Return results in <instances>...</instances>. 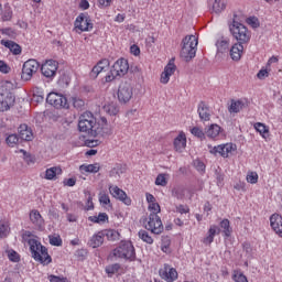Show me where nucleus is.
Wrapping results in <instances>:
<instances>
[{
	"mask_svg": "<svg viewBox=\"0 0 282 282\" xmlns=\"http://www.w3.org/2000/svg\"><path fill=\"white\" fill-rule=\"evenodd\" d=\"M30 252L34 261L42 263V265H50L52 257L47 253L45 246L41 245L36 239H29Z\"/></svg>",
	"mask_w": 282,
	"mask_h": 282,
	"instance_id": "1",
	"label": "nucleus"
},
{
	"mask_svg": "<svg viewBox=\"0 0 282 282\" xmlns=\"http://www.w3.org/2000/svg\"><path fill=\"white\" fill-rule=\"evenodd\" d=\"M182 43L181 58H183L185 63H189L197 54V37L195 35H187L183 39Z\"/></svg>",
	"mask_w": 282,
	"mask_h": 282,
	"instance_id": "2",
	"label": "nucleus"
},
{
	"mask_svg": "<svg viewBox=\"0 0 282 282\" xmlns=\"http://www.w3.org/2000/svg\"><path fill=\"white\" fill-rule=\"evenodd\" d=\"M229 32L238 41L240 44L248 43L250 41V33L248 32V28L243 25L241 22L237 21V15H234V21L229 24Z\"/></svg>",
	"mask_w": 282,
	"mask_h": 282,
	"instance_id": "3",
	"label": "nucleus"
},
{
	"mask_svg": "<svg viewBox=\"0 0 282 282\" xmlns=\"http://www.w3.org/2000/svg\"><path fill=\"white\" fill-rule=\"evenodd\" d=\"M113 257L126 259V261H135V248L131 241H121L119 247L113 250Z\"/></svg>",
	"mask_w": 282,
	"mask_h": 282,
	"instance_id": "4",
	"label": "nucleus"
},
{
	"mask_svg": "<svg viewBox=\"0 0 282 282\" xmlns=\"http://www.w3.org/2000/svg\"><path fill=\"white\" fill-rule=\"evenodd\" d=\"M113 131L111 130V126L107 122V118L101 117L98 121H95L93 138H109Z\"/></svg>",
	"mask_w": 282,
	"mask_h": 282,
	"instance_id": "5",
	"label": "nucleus"
},
{
	"mask_svg": "<svg viewBox=\"0 0 282 282\" xmlns=\"http://www.w3.org/2000/svg\"><path fill=\"white\" fill-rule=\"evenodd\" d=\"M74 32L80 34L82 32H91L94 30V22L88 13H80L74 23Z\"/></svg>",
	"mask_w": 282,
	"mask_h": 282,
	"instance_id": "6",
	"label": "nucleus"
},
{
	"mask_svg": "<svg viewBox=\"0 0 282 282\" xmlns=\"http://www.w3.org/2000/svg\"><path fill=\"white\" fill-rule=\"evenodd\" d=\"M117 96L121 105H127V102H129L133 98V86H131V83H121L119 85Z\"/></svg>",
	"mask_w": 282,
	"mask_h": 282,
	"instance_id": "7",
	"label": "nucleus"
},
{
	"mask_svg": "<svg viewBox=\"0 0 282 282\" xmlns=\"http://www.w3.org/2000/svg\"><path fill=\"white\" fill-rule=\"evenodd\" d=\"M145 229L150 230L153 235H162L164 232V225L162 219L155 213H151L145 224Z\"/></svg>",
	"mask_w": 282,
	"mask_h": 282,
	"instance_id": "8",
	"label": "nucleus"
},
{
	"mask_svg": "<svg viewBox=\"0 0 282 282\" xmlns=\"http://www.w3.org/2000/svg\"><path fill=\"white\" fill-rule=\"evenodd\" d=\"M46 102L52 105V107H55V109H69L67 97L61 94L50 93L46 97Z\"/></svg>",
	"mask_w": 282,
	"mask_h": 282,
	"instance_id": "9",
	"label": "nucleus"
},
{
	"mask_svg": "<svg viewBox=\"0 0 282 282\" xmlns=\"http://www.w3.org/2000/svg\"><path fill=\"white\" fill-rule=\"evenodd\" d=\"M17 97L14 93L6 89L0 93V111H10L11 107H14Z\"/></svg>",
	"mask_w": 282,
	"mask_h": 282,
	"instance_id": "10",
	"label": "nucleus"
},
{
	"mask_svg": "<svg viewBox=\"0 0 282 282\" xmlns=\"http://www.w3.org/2000/svg\"><path fill=\"white\" fill-rule=\"evenodd\" d=\"M39 67H41V65L36 59L26 61L22 67V80H32V76L39 72Z\"/></svg>",
	"mask_w": 282,
	"mask_h": 282,
	"instance_id": "11",
	"label": "nucleus"
},
{
	"mask_svg": "<svg viewBox=\"0 0 282 282\" xmlns=\"http://www.w3.org/2000/svg\"><path fill=\"white\" fill-rule=\"evenodd\" d=\"M41 72L45 78H54V76H56V72H58V62L47 59L44 64H42Z\"/></svg>",
	"mask_w": 282,
	"mask_h": 282,
	"instance_id": "12",
	"label": "nucleus"
},
{
	"mask_svg": "<svg viewBox=\"0 0 282 282\" xmlns=\"http://www.w3.org/2000/svg\"><path fill=\"white\" fill-rule=\"evenodd\" d=\"M109 193L115 197V199H119V202H122V204H126V206H131V198L127 196V193L122 191L118 186H109Z\"/></svg>",
	"mask_w": 282,
	"mask_h": 282,
	"instance_id": "13",
	"label": "nucleus"
},
{
	"mask_svg": "<svg viewBox=\"0 0 282 282\" xmlns=\"http://www.w3.org/2000/svg\"><path fill=\"white\" fill-rule=\"evenodd\" d=\"M129 72V62L126 58H119L112 65V74H116L120 77L124 76Z\"/></svg>",
	"mask_w": 282,
	"mask_h": 282,
	"instance_id": "14",
	"label": "nucleus"
},
{
	"mask_svg": "<svg viewBox=\"0 0 282 282\" xmlns=\"http://www.w3.org/2000/svg\"><path fill=\"white\" fill-rule=\"evenodd\" d=\"M159 274L161 279H164V281L167 282H173L177 279V270L171 268L169 264H165L164 268L159 271Z\"/></svg>",
	"mask_w": 282,
	"mask_h": 282,
	"instance_id": "15",
	"label": "nucleus"
},
{
	"mask_svg": "<svg viewBox=\"0 0 282 282\" xmlns=\"http://www.w3.org/2000/svg\"><path fill=\"white\" fill-rule=\"evenodd\" d=\"M270 224L275 235H279V237H282V216L279 214L271 215Z\"/></svg>",
	"mask_w": 282,
	"mask_h": 282,
	"instance_id": "16",
	"label": "nucleus"
},
{
	"mask_svg": "<svg viewBox=\"0 0 282 282\" xmlns=\"http://www.w3.org/2000/svg\"><path fill=\"white\" fill-rule=\"evenodd\" d=\"M19 138L21 142H32L34 139V134L32 133V129L28 128V124H21L19 127Z\"/></svg>",
	"mask_w": 282,
	"mask_h": 282,
	"instance_id": "17",
	"label": "nucleus"
},
{
	"mask_svg": "<svg viewBox=\"0 0 282 282\" xmlns=\"http://www.w3.org/2000/svg\"><path fill=\"white\" fill-rule=\"evenodd\" d=\"M246 107H248V101L243 99H231V104L228 107V111L229 113H239V111L246 109Z\"/></svg>",
	"mask_w": 282,
	"mask_h": 282,
	"instance_id": "18",
	"label": "nucleus"
},
{
	"mask_svg": "<svg viewBox=\"0 0 282 282\" xmlns=\"http://www.w3.org/2000/svg\"><path fill=\"white\" fill-rule=\"evenodd\" d=\"M30 219L39 230H43V226H45V220L43 219V216H41V213H39V210L33 209L30 213Z\"/></svg>",
	"mask_w": 282,
	"mask_h": 282,
	"instance_id": "19",
	"label": "nucleus"
},
{
	"mask_svg": "<svg viewBox=\"0 0 282 282\" xmlns=\"http://www.w3.org/2000/svg\"><path fill=\"white\" fill-rule=\"evenodd\" d=\"M197 111H198V116H199L200 120H203V122H208V120H210V109L208 108L206 102L200 101L198 104Z\"/></svg>",
	"mask_w": 282,
	"mask_h": 282,
	"instance_id": "20",
	"label": "nucleus"
},
{
	"mask_svg": "<svg viewBox=\"0 0 282 282\" xmlns=\"http://www.w3.org/2000/svg\"><path fill=\"white\" fill-rule=\"evenodd\" d=\"M102 243H105V231L97 232L88 241V246H90V248H100Z\"/></svg>",
	"mask_w": 282,
	"mask_h": 282,
	"instance_id": "21",
	"label": "nucleus"
},
{
	"mask_svg": "<svg viewBox=\"0 0 282 282\" xmlns=\"http://www.w3.org/2000/svg\"><path fill=\"white\" fill-rule=\"evenodd\" d=\"M174 148L178 153H182L186 149V134L184 132H181L174 139Z\"/></svg>",
	"mask_w": 282,
	"mask_h": 282,
	"instance_id": "22",
	"label": "nucleus"
},
{
	"mask_svg": "<svg viewBox=\"0 0 282 282\" xmlns=\"http://www.w3.org/2000/svg\"><path fill=\"white\" fill-rule=\"evenodd\" d=\"M95 124H96V121L79 120L78 129L83 133H88V135H91L94 133Z\"/></svg>",
	"mask_w": 282,
	"mask_h": 282,
	"instance_id": "23",
	"label": "nucleus"
},
{
	"mask_svg": "<svg viewBox=\"0 0 282 282\" xmlns=\"http://www.w3.org/2000/svg\"><path fill=\"white\" fill-rule=\"evenodd\" d=\"M1 45L8 47L14 56H19V54H21V45L17 44L14 41L1 40Z\"/></svg>",
	"mask_w": 282,
	"mask_h": 282,
	"instance_id": "24",
	"label": "nucleus"
},
{
	"mask_svg": "<svg viewBox=\"0 0 282 282\" xmlns=\"http://www.w3.org/2000/svg\"><path fill=\"white\" fill-rule=\"evenodd\" d=\"M241 54H243V44L236 43L230 48V56L234 61H241Z\"/></svg>",
	"mask_w": 282,
	"mask_h": 282,
	"instance_id": "25",
	"label": "nucleus"
},
{
	"mask_svg": "<svg viewBox=\"0 0 282 282\" xmlns=\"http://www.w3.org/2000/svg\"><path fill=\"white\" fill-rule=\"evenodd\" d=\"M219 232H221V229H218L216 225L210 226L208 230V236L204 238L203 243H205L206 246H210V243L215 241V235H219Z\"/></svg>",
	"mask_w": 282,
	"mask_h": 282,
	"instance_id": "26",
	"label": "nucleus"
},
{
	"mask_svg": "<svg viewBox=\"0 0 282 282\" xmlns=\"http://www.w3.org/2000/svg\"><path fill=\"white\" fill-rule=\"evenodd\" d=\"M220 132H221V127H219V124L217 123H213L205 129V133L207 138H212V139L217 138V135H219Z\"/></svg>",
	"mask_w": 282,
	"mask_h": 282,
	"instance_id": "27",
	"label": "nucleus"
},
{
	"mask_svg": "<svg viewBox=\"0 0 282 282\" xmlns=\"http://www.w3.org/2000/svg\"><path fill=\"white\" fill-rule=\"evenodd\" d=\"M216 47L218 54H226L228 47H230V42L228 40L220 39L216 42Z\"/></svg>",
	"mask_w": 282,
	"mask_h": 282,
	"instance_id": "28",
	"label": "nucleus"
},
{
	"mask_svg": "<svg viewBox=\"0 0 282 282\" xmlns=\"http://www.w3.org/2000/svg\"><path fill=\"white\" fill-rule=\"evenodd\" d=\"M61 173H63V170L58 166H54L46 170L45 177L46 180H54V177L61 175Z\"/></svg>",
	"mask_w": 282,
	"mask_h": 282,
	"instance_id": "29",
	"label": "nucleus"
},
{
	"mask_svg": "<svg viewBox=\"0 0 282 282\" xmlns=\"http://www.w3.org/2000/svg\"><path fill=\"white\" fill-rule=\"evenodd\" d=\"M220 228L223 229L225 237H230V235H232V227H230V220L226 218L223 219L220 221Z\"/></svg>",
	"mask_w": 282,
	"mask_h": 282,
	"instance_id": "30",
	"label": "nucleus"
},
{
	"mask_svg": "<svg viewBox=\"0 0 282 282\" xmlns=\"http://www.w3.org/2000/svg\"><path fill=\"white\" fill-rule=\"evenodd\" d=\"M79 171H85V173H98L100 171V165L98 163L88 164V165H80Z\"/></svg>",
	"mask_w": 282,
	"mask_h": 282,
	"instance_id": "31",
	"label": "nucleus"
},
{
	"mask_svg": "<svg viewBox=\"0 0 282 282\" xmlns=\"http://www.w3.org/2000/svg\"><path fill=\"white\" fill-rule=\"evenodd\" d=\"M10 235V224L8 221H0V239H6Z\"/></svg>",
	"mask_w": 282,
	"mask_h": 282,
	"instance_id": "32",
	"label": "nucleus"
},
{
	"mask_svg": "<svg viewBox=\"0 0 282 282\" xmlns=\"http://www.w3.org/2000/svg\"><path fill=\"white\" fill-rule=\"evenodd\" d=\"M224 10H226V3L221 0H214L213 12H215L216 14H219L224 12Z\"/></svg>",
	"mask_w": 282,
	"mask_h": 282,
	"instance_id": "33",
	"label": "nucleus"
},
{
	"mask_svg": "<svg viewBox=\"0 0 282 282\" xmlns=\"http://www.w3.org/2000/svg\"><path fill=\"white\" fill-rule=\"evenodd\" d=\"M70 80L72 79L69 78V74L62 73L57 83H58L59 87L65 88V87L69 86Z\"/></svg>",
	"mask_w": 282,
	"mask_h": 282,
	"instance_id": "34",
	"label": "nucleus"
},
{
	"mask_svg": "<svg viewBox=\"0 0 282 282\" xmlns=\"http://www.w3.org/2000/svg\"><path fill=\"white\" fill-rule=\"evenodd\" d=\"M254 129L259 131L262 138H268V133H270V130L267 128V126L261 122L256 123Z\"/></svg>",
	"mask_w": 282,
	"mask_h": 282,
	"instance_id": "35",
	"label": "nucleus"
},
{
	"mask_svg": "<svg viewBox=\"0 0 282 282\" xmlns=\"http://www.w3.org/2000/svg\"><path fill=\"white\" fill-rule=\"evenodd\" d=\"M191 133L192 135H195V138H198V140H206V132L199 127L192 128Z\"/></svg>",
	"mask_w": 282,
	"mask_h": 282,
	"instance_id": "36",
	"label": "nucleus"
},
{
	"mask_svg": "<svg viewBox=\"0 0 282 282\" xmlns=\"http://www.w3.org/2000/svg\"><path fill=\"white\" fill-rule=\"evenodd\" d=\"M104 234L109 241H118V239H120V234L113 229L106 230Z\"/></svg>",
	"mask_w": 282,
	"mask_h": 282,
	"instance_id": "37",
	"label": "nucleus"
},
{
	"mask_svg": "<svg viewBox=\"0 0 282 282\" xmlns=\"http://www.w3.org/2000/svg\"><path fill=\"white\" fill-rule=\"evenodd\" d=\"M139 239H141L145 243H149L150 246L153 243V238L149 235V231L147 230L139 231Z\"/></svg>",
	"mask_w": 282,
	"mask_h": 282,
	"instance_id": "38",
	"label": "nucleus"
},
{
	"mask_svg": "<svg viewBox=\"0 0 282 282\" xmlns=\"http://www.w3.org/2000/svg\"><path fill=\"white\" fill-rule=\"evenodd\" d=\"M45 100V95L43 94V90H35L33 93L32 101L36 102L37 105L40 102H43Z\"/></svg>",
	"mask_w": 282,
	"mask_h": 282,
	"instance_id": "39",
	"label": "nucleus"
},
{
	"mask_svg": "<svg viewBox=\"0 0 282 282\" xmlns=\"http://www.w3.org/2000/svg\"><path fill=\"white\" fill-rule=\"evenodd\" d=\"M21 153H23V160L24 162H26V164H34L36 162V159L34 158V155L28 153L25 150H20Z\"/></svg>",
	"mask_w": 282,
	"mask_h": 282,
	"instance_id": "40",
	"label": "nucleus"
},
{
	"mask_svg": "<svg viewBox=\"0 0 282 282\" xmlns=\"http://www.w3.org/2000/svg\"><path fill=\"white\" fill-rule=\"evenodd\" d=\"M232 280L235 282H248V278L242 272L239 271L234 272Z\"/></svg>",
	"mask_w": 282,
	"mask_h": 282,
	"instance_id": "41",
	"label": "nucleus"
},
{
	"mask_svg": "<svg viewBox=\"0 0 282 282\" xmlns=\"http://www.w3.org/2000/svg\"><path fill=\"white\" fill-rule=\"evenodd\" d=\"M118 270H120L119 263L109 264L106 267V273L109 274L110 276L116 274V272H118Z\"/></svg>",
	"mask_w": 282,
	"mask_h": 282,
	"instance_id": "42",
	"label": "nucleus"
},
{
	"mask_svg": "<svg viewBox=\"0 0 282 282\" xmlns=\"http://www.w3.org/2000/svg\"><path fill=\"white\" fill-rule=\"evenodd\" d=\"M166 184H169V181H166V174H159L155 178V185L166 186Z\"/></svg>",
	"mask_w": 282,
	"mask_h": 282,
	"instance_id": "43",
	"label": "nucleus"
},
{
	"mask_svg": "<svg viewBox=\"0 0 282 282\" xmlns=\"http://www.w3.org/2000/svg\"><path fill=\"white\" fill-rule=\"evenodd\" d=\"M21 140V138L17 134H10L7 138V144H9V147H14V144H19V141Z\"/></svg>",
	"mask_w": 282,
	"mask_h": 282,
	"instance_id": "44",
	"label": "nucleus"
},
{
	"mask_svg": "<svg viewBox=\"0 0 282 282\" xmlns=\"http://www.w3.org/2000/svg\"><path fill=\"white\" fill-rule=\"evenodd\" d=\"M124 173V167L121 164H118L110 171V177H115L116 175L120 176Z\"/></svg>",
	"mask_w": 282,
	"mask_h": 282,
	"instance_id": "45",
	"label": "nucleus"
},
{
	"mask_svg": "<svg viewBox=\"0 0 282 282\" xmlns=\"http://www.w3.org/2000/svg\"><path fill=\"white\" fill-rule=\"evenodd\" d=\"M1 34H4L6 36H9L10 39L17 37V31H14L12 28L7 29H0Z\"/></svg>",
	"mask_w": 282,
	"mask_h": 282,
	"instance_id": "46",
	"label": "nucleus"
},
{
	"mask_svg": "<svg viewBox=\"0 0 282 282\" xmlns=\"http://www.w3.org/2000/svg\"><path fill=\"white\" fill-rule=\"evenodd\" d=\"M70 100L75 109H83L85 107V101L78 97H72Z\"/></svg>",
	"mask_w": 282,
	"mask_h": 282,
	"instance_id": "47",
	"label": "nucleus"
},
{
	"mask_svg": "<svg viewBox=\"0 0 282 282\" xmlns=\"http://www.w3.org/2000/svg\"><path fill=\"white\" fill-rule=\"evenodd\" d=\"M99 203L102 204V206H109V204H111V199L109 198V195L100 193Z\"/></svg>",
	"mask_w": 282,
	"mask_h": 282,
	"instance_id": "48",
	"label": "nucleus"
},
{
	"mask_svg": "<svg viewBox=\"0 0 282 282\" xmlns=\"http://www.w3.org/2000/svg\"><path fill=\"white\" fill-rule=\"evenodd\" d=\"M48 239L51 246H63V239H61V236H50Z\"/></svg>",
	"mask_w": 282,
	"mask_h": 282,
	"instance_id": "49",
	"label": "nucleus"
},
{
	"mask_svg": "<svg viewBox=\"0 0 282 282\" xmlns=\"http://www.w3.org/2000/svg\"><path fill=\"white\" fill-rule=\"evenodd\" d=\"M247 182H249V184H257L259 182V174L251 172L247 175Z\"/></svg>",
	"mask_w": 282,
	"mask_h": 282,
	"instance_id": "50",
	"label": "nucleus"
},
{
	"mask_svg": "<svg viewBox=\"0 0 282 282\" xmlns=\"http://www.w3.org/2000/svg\"><path fill=\"white\" fill-rule=\"evenodd\" d=\"M175 69H177V67L175 66V64L170 62V63L165 66V68H164L163 72H165V74H167V75H170V76H173V74H175Z\"/></svg>",
	"mask_w": 282,
	"mask_h": 282,
	"instance_id": "51",
	"label": "nucleus"
},
{
	"mask_svg": "<svg viewBox=\"0 0 282 282\" xmlns=\"http://www.w3.org/2000/svg\"><path fill=\"white\" fill-rule=\"evenodd\" d=\"M2 21H12V9H10V7H6L2 14Z\"/></svg>",
	"mask_w": 282,
	"mask_h": 282,
	"instance_id": "52",
	"label": "nucleus"
},
{
	"mask_svg": "<svg viewBox=\"0 0 282 282\" xmlns=\"http://www.w3.org/2000/svg\"><path fill=\"white\" fill-rule=\"evenodd\" d=\"M8 257L13 263H19V261H21V257L14 250L9 251Z\"/></svg>",
	"mask_w": 282,
	"mask_h": 282,
	"instance_id": "53",
	"label": "nucleus"
},
{
	"mask_svg": "<svg viewBox=\"0 0 282 282\" xmlns=\"http://www.w3.org/2000/svg\"><path fill=\"white\" fill-rule=\"evenodd\" d=\"M79 120H87L88 122H96V118H94V115L91 112H84Z\"/></svg>",
	"mask_w": 282,
	"mask_h": 282,
	"instance_id": "54",
	"label": "nucleus"
},
{
	"mask_svg": "<svg viewBox=\"0 0 282 282\" xmlns=\"http://www.w3.org/2000/svg\"><path fill=\"white\" fill-rule=\"evenodd\" d=\"M171 246V239H169V237H164L162 239V246H161V250L163 252H169V247Z\"/></svg>",
	"mask_w": 282,
	"mask_h": 282,
	"instance_id": "55",
	"label": "nucleus"
},
{
	"mask_svg": "<svg viewBox=\"0 0 282 282\" xmlns=\"http://www.w3.org/2000/svg\"><path fill=\"white\" fill-rule=\"evenodd\" d=\"M101 72H105L104 68L101 66H99V64H97L91 69V76L94 78H98V75L101 74Z\"/></svg>",
	"mask_w": 282,
	"mask_h": 282,
	"instance_id": "56",
	"label": "nucleus"
},
{
	"mask_svg": "<svg viewBox=\"0 0 282 282\" xmlns=\"http://www.w3.org/2000/svg\"><path fill=\"white\" fill-rule=\"evenodd\" d=\"M100 144V140L96 139V140H85V145L89 147V149H94V147H98Z\"/></svg>",
	"mask_w": 282,
	"mask_h": 282,
	"instance_id": "57",
	"label": "nucleus"
},
{
	"mask_svg": "<svg viewBox=\"0 0 282 282\" xmlns=\"http://www.w3.org/2000/svg\"><path fill=\"white\" fill-rule=\"evenodd\" d=\"M248 24L251 25V28H259L261 24L259 23V19L256 17L248 18L247 20Z\"/></svg>",
	"mask_w": 282,
	"mask_h": 282,
	"instance_id": "58",
	"label": "nucleus"
},
{
	"mask_svg": "<svg viewBox=\"0 0 282 282\" xmlns=\"http://www.w3.org/2000/svg\"><path fill=\"white\" fill-rule=\"evenodd\" d=\"M97 65H99L101 67V69H104V72H107V69H109V59L105 58V59H101L97 63Z\"/></svg>",
	"mask_w": 282,
	"mask_h": 282,
	"instance_id": "59",
	"label": "nucleus"
},
{
	"mask_svg": "<svg viewBox=\"0 0 282 282\" xmlns=\"http://www.w3.org/2000/svg\"><path fill=\"white\" fill-rule=\"evenodd\" d=\"M0 72L2 74H10V66H8L3 61H0Z\"/></svg>",
	"mask_w": 282,
	"mask_h": 282,
	"instance_id": "60",
	"label": "nucleus"
},
{
	"mask_svg": "<svg viewBox=\"0 0 282 282\" xmlns=\"http://www.w3.org/2000/svg\"><path fill=\"white\" fill-rule=\"evenodd\" d=\"M189 208L187 206L184 205H178L176 207V213H180L181 215H186V213H189Z\"/></svg>",
	"mask_w": 282,
	"mask_h": 282,
	"instance_id": "61",
	"label": "nucleus"
},
{
	"mask_svg": "<svg viewBox=\"0 0 282 282\" xmlns=\"http://www.w3.org/2000/svg\"><path fill=\"white\" fill-rule=\"evenodd\" d=\"M149 209L150 210H153L152 213H155L156 215H158V213H160V204H158V203H150V205H149Z\"/></svg>",
	"mask_w": 282,
	"mask_h": 282,
	"instance_id": "62",
	"label": "nucleus"
},
{
	"mask_svg": "<svg viewBox=\"0 0 282 282\" xmlns=\"http://www.w3.org/2000/svg\"><path fill=\"white\" fill-rule=\"evenodd\" d=\"M169 80H171V75H167V73L163 70L161 74V83L166 85Z\"/></svg>",
	"mask_w": 282,
	"mask_h": 282,
	"instance_id": "63",
	"label": "nucleus"
},
{
	"mask_svg": "<svg viewBox=\"0 0 282 282\" xmlns=\"http://www.w3.org/2000/svg\"><path fill=\"white\" fill-rule=\"evenodd\" d=\"M50 281L51 282H69L67 278H61L56 275H50Z\"/></svg>",
	"mask_w": 282,
	"mask_h": 282,
	"instance_id": "64",
	"label": "nucleus"
}]
</instances>
